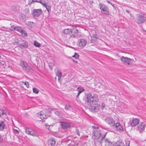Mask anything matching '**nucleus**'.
I'll use <instances>...</instances> for the list:
<instances>
[{"label": "nucleus", "instance_id": "nucleus-3", "mask_svg": "<svg viewBox=\"0 0 146 146\" xmlns=\"http://www.w3.org/2000/svg\"><path fill=\"white\" fill-rule=\"evenodd\" d=\"M72 28H71V33L72 34L68 35V37L67 39L70 40H72L73 38H76L78 37V30L76 29V27L75 25H72Z\"/></svg>", "mask_w": 146, "mask_h": 146}, {"label": "nucleus", "instance_id": "nucleus-1", "mask_svg": "<svg viewBox=\"0 0 146 146\" xmlns=\"http://www.w3.org/2000/svg\"><path fill=\"white\" fill-rule=\"evenodd\" d=\"M98 100L97 96H92L91 94L88 93H86L83 98V101L86 104L91 105L94 104V105L92 107L91 110L94 112L97 111L99 109L100 105L96 104Z\"/></svg>", "mask_w": 146, "mask_h": 146}, {"label": "nucleus", "instance_id": "nucleus-8", "mask_svg": "<svg viewBox=\"0 0 146 146\" xmlns=\"http://www.w3.org/2000/svg\"><path fill=\"white\" fill-rule=\"evenodd\" d=\"M20 65L23 69L27 72L29 71L31 69L30 67L28 64L23 61H21Z\"/></svg>", "mask_w": 146, "mask_h": 146}, {"label": "nucleus", "instance_id": "nucleus-51", "mask_svg": "<svg viewBox=\"0 0 146 146\" xmlns=\"http://www.w3.org/2000/svg\"><path fill=\"white\" fill-rule=\"evenodd\" d=\"M126 12L128 13H129V11H128V10H126Z\"/></svg>", "mask_w": 146, "mask_h": 146}, {"label": "nucleus", "instance_id": "nucleus-9", "mask_svg": "<svg viewBox=\"0 0 146 146\" xmlns=\"http://www.w3.org/2000/svg\"><path fill=\"white\" fill-rule=\"evenodd\" d=\"M113 125L115 127V129L116 130L121 132L123 131V126L119 123L117 122L114 123Z\"/></svg>", "mask_w": 146, "mask_h": 146}, {"label": "nucleus", "instance_id": "nucleus-39", "mask_svg": "<svg viewBox=\"0 0 146 146\" xmlns=\"http://www.w3.org/2000/svg\"><path fill=\"white\" fill-rule=\"evenodd\" d=\"M68 146H77V145L75 144L74 143H71L69 144Z\"/></svg>", "mask_w": 146, "mask_h": 146}, {"label": "nucleus", "instance_id": "nucleus-48", "mask_svg": "<svg viewBox=\"0 0 146 146\" xmlns=\"http://www.w3.org/2000/svg\"><path fill=\"white\" fill-rule=\"evenodd\" d=\"M80 94V93H79V92H78V93L77 95L76 96V97L77 98H78V96H79Z\"/></svg>", "mask_w": 146, "mask_h": 146}, {"label": "nucleus", "instance_id": "nucleus-32", "mask_svg": "<svg viewBox=\"0 0 146 146\" xmlns=\"http://www.w3.org/2000/svg\"><path fill=\"white\" fill-rule=\"evenodd\" d=\"M70 105H66L65 107V109L66 110H70Z\"/></svg>", "mask_w": 146, "mask_h": 146}, {"label": "nucleus", "instance_id": "nucleus-21", "mask_svg": "<svg viewBox=\"0 0 146 146\" xmlns=\"http://www.w3.org/2000/svg\"><path fill=\"white\" fill-rule=\"evenodd\" d=\"M63 33L66 35L69 34L71 32V28L66 29L63 30L62 31Z\"/></svg>", "mask_w": 146, "mask_h": 146}, {"label": "nucleus", "instance_id": "nucleus-16", "mask_svg": "<svg viewBox=\"0 0 146 146\" xmlns=\"http://www.w3.org/2000/svg\"><path fill=\"white\" fill-rule=\"evenodd\" d=\"M139 120L137 118H133L130 124L131 126L135 127L139 123Z\"/></svg>", "mask_w": 146, "mask_h": 146}, {"label": "nucleus", "instance_id": "nucleus-34", "mask_svg": "<svg viewBox=\"0 0 146 146\" xmlns=\"http://www.w3.org/2000/svg\"><path fill=\"white\" fill-rule=\"evenodd\" d=\"M33 1H34V2H36L38 3H39L41 4H43V2L41 1V0H32Z\"/></svg>", "mask_w": 146, "mask_h": 146}, {"label": "nucleus", "instance_id": "nucleus-36", "mask_svg": "<svg viewBox=\"0 0 146 146\" xmlns=\"http://www.w3.org/2000/svg\"><path fill=\"white\" fill-rule=\"evenodd\" d=\"M24 84L27 88H28L29 87V83L27 82H24Z\"/></svg>", "mask_w": 146, "mask_h": 146}, {"label": "nucleus", "instance_id": "nucleus-42", "mask_svg": "<svg viewBox=\"0 0 146 146\" xmlns=\"http://www.w3.org/2000/svg\"><path fill=\"white\" fill-rule=\"evenodd\" d=\"M14 133H15L18 134L19 133V131L15 129H14Z\"/></svg>", "mask_w": 146, "mask_h": 146}, {"label": "nucleus", "instance_id": "nucleus-28", "mask_svg": "<svg viewBox=\"0 0 146 146\" xmlns=\"http://www.w3.org/2000/svg\"><path fill=\"white\" fill-rule=\"evenodd\" d=\"M33 44L35 46L37 47H39L41 45V44L40 43L36 41H34Z\"/></svg>", "mask_w": 146, "mask_h": 146}, {"label": "nucleus", "instance_id": "nucleus-14", "mask_svg": "<svg viewBox=\"0 0 146 146\" xmlns=\"http://www.w3.org/2000/svg\"><path fill=\"white\" fill-rule=\"evenodd\" d=\"M146 124L144 122L141 123L138 126V129L140 133L143 132L145 130V127Z\"/></svg>", "mask_w": 146, "mask_h": 146}, {"label": "nucleus", "instance_id": "nucleus-6", "mask_svg": "<svg viewBox=\"0 0 146 146\" xmlns=\"http://www.w3.org/2000/svg\"><path fill=\"white\" fill-rule=\"evenodd\" d=\"M26 133L33 136H37L38 134L37 132L32 128L29 127H25Z\"/></svg>", "mask_w": 146, "mask_h": 146}, {"label": "nucleus", "instance_id": "nucleus-54", "mask_svg": "<svg viewBox=\"0 0 146 146\" xmlns=\"http://www.w3.org/2000/svg\"><path fill=\"white\" fill-rule=\"evenodd\" d=\"M2 27L3 28H5V27Z\"/></svg>", "mask_w": 146, "mask_h": 146}, {"label": "nucleus", "instance_id": "nucleus-17", "mask_svg": "<svg viewBox=\"0 0 146 146\" xmlns=\"http://www.w3.org/2000/svg\"><path fill=\"white\" fill-rule=\"evenodd\" d=\"M20 8V6L18 5H13L11 6V10L12 12H16L19 11Z\"/></svg>", "mask_w": 146, "mask_h": 146}, {"label": "nucleus", "instance_id": "nucleus-24", "mask_svg": "<svg viewBox=\"0 0 146 146\" xmlns=\"http://www.w3.org/2000/svg\"><path fill=\"white\" fill-rule=\"evenodd\" d=\"M20 33L21 35L23 36L26 37L27 36V35L26 31L24 29H23L22 31Z\"/></svg>", "mask_w": 146, "mask_h": 146}, {"label": "nucleus", "instance_id": "nucleus-49", "mask_svg": "<svg viewBox=\"0 0 146 146\" xmlns=\"http://www.w3.org/2000/svg\"><path fill=\"white\" fill-rule=\"evenodd\" d=\"M111 6L113 7V8H114L115 7V5H114V4L113 3H112V5H111Z\"/></svg>", "mask_w": 146, "mask_h": 146}, {"label": "nucleus", "instance_id": "nucleus-31", "mask_svg": "<svg viewBox=\"0 0 146 146\" xmlns=\"http://www.w3.org/2000/svg\"><path fill=\"white\" fill-rule=\"evenodd\" d=\"M33 92L36 94H38V89L35 88H33Z\"/></svg>", "mask_w": 146, "mask_h": 146}, {"label": "nucleus", "instance_id": "nucleus-45", "mask_svg": "<svg viewBox=\"0 0 146 146\" xmlns=\"http://www.w3.org/2000/svg\"><path fill=\"white\" fill-rule=\"evenodd\" d=\"M32 0H29V2L28 4H31L32 3L34 2V1H32Z\"/></svg>", "mask_w": 146, "mask_h": 146}, {"label": "nucleus", "instance_id": "nucleus-29", "mask_svg": "<svg viewBox=\"0 0 146 146\" xmlns=\"http://www.w3.org/2000/svg\"><path fill=\"white\" fill-rule=\"evenodd\" d=\"M77 89L79 90L78 92L80 94L84 91V89L82 87H79Z\"/></svg>", "mask_w": 146, "mask_h": 146}, {"label": "nucleus", "instance_id": "nucleus-10", "mask_svg": "<svg viewBox=\"0 0 146 146\" xmlns=\"http://www.w3.org/2000/svg\"><path fill=\"white\" fill-rule=\"evenodd\" d=\"M42 11L41 9H34L32 12V14L34 17H38L42 13Z\"/></svg>", "mask_w": 146, "mask_h": 146}, {"label": "nucleus", "instance_id": "nucleus-44", "mask_svg": "<svg viewBox=\"0 0 146 146\" xmlns=\"http://www.w3.org/2000/svg\"><path fill=\"white\" fill-rule=\"evenodd\" d=\"M106 133H107L102 135L101 139H103L105 137Z\"/></svg>", "mask_w": 146, "mask_h": 146}, {"label": "nucleus", "instance_id": "nucleus-5", "mask_svg": "<svg viewBox=\"0 0 146 146\" xmlns=\"http://www.w3.org/2000/svg\"><path fill=\"white\" fill-rule=\"evenodd\" d=\"M138 17L135 20V22L138 24H140L144 23L146 20V17H144V15L141 14H139L137 15Z\"/></svg>", "mask_w": 146, "mask_h": 146}, {"label": "nucleus", "instance_id": "nucleus-37", "mask_svg": "<svg viewBox=\"0 0 146 146\" xmlns=\"http://www.w3.org/2000/svg\"><path fill=\"white\" fill-rule=\"evenodd\" d=\"M101 104V108L102 109H103L105 107V104L103 102H102Z\"/></svg>", "mask_w": 146, "mask_h": 146}, {"label": "nucleus", "instance_id": "nucleus-25", "mask_svg": "<svg viewBox=\"0 0 146 146\" xmlns=\"http://www.w3.org/2000/svg\"><path fill=\"white\" fill-rule=\"evenodd\" d=\"M44 7H45L48 11L49 12L50 11L51 7L50 6H47V4L46 3H43V4H42Z\"/></svg>", "mask_w": 146, "mask_h": 146}, {"label": "nucleus", "instance_id": "nucleus-35", "mask_svg": "<svg viewBox=\"0 0 146 146\" xmlns=\"http://www.w3.org/2000/svg\"><path fill=\"white\" fill-rule=\"evenodd\" d=\"M29 9L28 8H26L24 10V12L26 14H28L29 13Z\"/></svg>", "mask_w": 146, "mask_h": 146}, {"label": "nucleus", "instance_id": "nucleus-47", "mask_svg": "<svg viewBox=\"0 0 146 146\" xmlns=\"http://www.w3.org/2000/svg\"><path fill=\"white\" fill-rule=\"evenodd\" d=\"M106 1L107 3H109V4H110L111 5H112V3L110 1H109L108 0H106Z\"/></svg>", "mask_w": 146, "mask_h": 146}, {"label": "nucleus", "instance_id": "nucleus-22", "mask_svg": "<svg viewBox=\"0 0 146 146\" xmlns=\"http://www.w3.org/2000/svg\"><path fill=\"white\" fill-rule=\"evenodd\" d=\"M20 46L21 48H27L28 46V45L27 43L25 42L20 44Z\"/></svg>", "mask_w": 146, "mask_h": 146}, {"label": "nucleus", "instance_id": "nucleus-26", "mask_svg": "<svg viewBox=\"0 0 146 146\" xmlns=\"http://www.w3.org/2000/svg\"><path fill=\"white\" fill-rule=\"evenodd\" d=\"M5 125L3 121H2L0 122V130L2 131L3 129L4 128Z\"/></svg>", "mask_w": 146, "mask_h": 146}, {"label": "nucleus", "instance_id": "nucleus-33", "mask_svg": "<svg viewBox=\"0 0 146 146\" xmlns=\"http://www.w3.org/2000/svg\"><path fill=\"white\" fill-rule=\"evenodd\" d=\"M5 114L3 110L0 109V116H1L4 114Z\"/></svg>", "mask_w": 146, "mask_h": 146}, {"label": "nucleus", "instance_id": "nucleus-46", "mask_svg": "<svg viewBox=\"0 0 146 146\" xmlns=\"http://www.w3.org/2000/svg\"><path fill=\"white\" fill-rule=\"evenodd\" d=\"M45 127L46 129H49L50 126H49V125H47L46 124V125H45Z\"/></svg>", "mask_w": 146, "mask_h": 146}, {"label": "nucleus", "instance_id": "nucleus-15", "mask_svg": "<svg viewBox=\"0 0 146 146\" xmlns=\"http://www.w3.org/2000/svg\"><path fill=\"white\" fill-rule=\"evenodd\" d=\"M105 120L107 123L111 125H113L115 123V121L110 117H107Z\"/></svg>", "mask_w": 146, "mask_h": 146}, {"label": "nucleus", "instance_id": "nucleus-38", "mask_svg": "<svg viewBox=\"0 0 146 146\" xmlns=\"http://www.w3.org/2000/svg\"><path fill=\"white\" fill-rule=\"evenodd\" d=\"M107 144L109 146H112V145H113V143H112L109 140L108 143H107Z\"/></svg>", "mask_w": 146, "mask_h": 146}, {"label": "nucleus", "instance_id": "nucleus-4", "mask_svg": "<svg viewBox=\"0 0 146 146\" xmlns=\"http://www.w3.org/2000/svg\"><path fill=\"white\" fill-rule=\"evenodd\" d=\"M101 13L104 15H108L109 14V10L108 7L104 4L100 3L99 4Z\"/></svg>", "mask_w": 146, "mask_h": 146}, {"label": "nucleus", "instance_id": "nucleus-20", "mask_svg": "<svg viewBox=\"0 0 146 146\" xmlns=\"http://www.w3.org/2000/svg\"><path fill=\"white\" fill-rule=\"evenodd\" d=\"M56 75L58 77V81L60 82V79H61L62 76V73L61 71L60 70H57L56 73Z\"/></svg>", "mask_w": 146, "mask_h": 146}, {"label": "nucleus", "instance_id": "nucleus-19", "mask_svg": "<svg viewBox=\"0 0 146 146\" xmlns=\"http://www.w3.org/2000/svg\"><path fill=\"white\" fill-rule=\"evenodd\" d=\"M48 143L52 146H54L56 143L55 139L53 138L50 139L48 141Z\"/></svg>", "mask_w": 146, "mask_h": 146}, {"label": "nucleus", "instance_id": "nucleus-27", "mask_svg": "<svg viewBox=\"0 0 146 146\" xmlns=\"http://www.w3.org/2000/svg\"><path fill=\"white\" fill-rule=\"evenodd\" d=\"M54 113L57 115L59 116L60 117H62L63 114L62 111H56L54 112Z\"/></svg>", "mask_w": 146, "mask_h": 146}, {"label": "nucleus", "instance_id": "nucleus-30", "mask_svg": "<svg viewBox=\"0 0 146 146\" xmlns=\"http://www.w3.org/2000/svg\"><path fill=\"white\" fill-rule=\"evenodd\" d=\"M72 57L75 58L76 59H78L79 58V55L78 53L75 52L74 54Z\"/></svg>", "mask_w": 146, "mask_h": 146}, {"label": "nucleus", "instance_id": "nucleus-52", "mask_svg": "<svg viewBox=\"0 0 146 146\" xmlns=\"http://www.w3.org/2000/svg\"><path fill=\"white\" fill-rule=\"evenodd\" d=\"M13 27H14V26H12L11 27V28H13Z\"/></svg>", "mask_w": 146, "mask_h": 146}, {"label": "nucleus", "instance_id": "nucleus-11", "mask_svg": "<svg viewBox=\"0 0 146 146\" xmlns=\"http://www.w3.org/2000/svg\"><path fill=\"white\" fill-rule=\"evenodd\" d=\"M78 46L81 47H84L86 43V41L84 39H80L78 40Z\"/></svg>", "mask_w": 146, "mask_h": 146}, {"label": "nucleus", "instance_id": "nucleus-12", "mask_svg": "<svg viewBox=\"0 0 146 146\" xmlns=\"http://www.w3.org/2000/svg\"><path fill=\"white\" fill-rule=\"evenodd\" d=\"M60 125L62 128L64 129L69 128L71 126L70 123L68 122H61Z\"/></svg>", "mask_w": 146, "mask_h": 146}, {"label": "nucleus", "instance_id": "nucleus-50", "mask_svg": "<svg viewBox=\"0 0 146 146\" xmlns=\"http://www.w3.org/2000/svg\"><path fill=\"white\" fill-rule=\"evenodd\" d=\"M111 6L113 7V8H114L115 7V5H114V4L113 3H112V5H111Z\"/></svg>", "mask_w": 146, "mask_h": 146}, {"label": "nucleus", "instance_id": "nucleus-53", "mask_svg": "<svg viewBox=\"0 0 146 146\" xmlns=\"http://www.w3.org/2000/svg\"><path fill=\"white\" fill-rule=\"evenodd\" d=\"M10 30H11V31H13V29H11V28H10Z\"/></svg>", "mask_w": 146, "mask_h": 146}, {"label": "nucleus", "instance_id": "nucleus-40", "mask_svg": "<svg viewBox=\"0 0 146 146\" xmlns=\"http://www.w3.org/2000/svg\"><path fill=\"white\" fill-rule=\"evenodd\" d=\"M130 141H127L125 142V145L126 146H129Z\"/></svg>", "mask_w": 146, "mask_h": 146}, {"label": "nucleus", "instance_id": "nucleus-2", "mask_svg": "<svg viewBox=\"0 0 146 146\" xmlns=\"http://www.w3.org/2000/svg\"><path fill=\"white\" fill-rule=\"evenodd\" d=\"M92 127L94 129L92 138L94 140H97L99 139L101 135V131L98 127L93 126Z\"/></svg>", "mask_w": 146, "mask_h": 146}, {"label": "nucleus", "instance_id": "nucleus-18", "mask_svg": "<svg viewBox=\"0 0 146 146\" xmlns=\"http://www.w3.org/2000/svg\"><path fill=\"white\" fill-rule=\"evenodd\" d=\"M114 146H124V143L121 140H119L113 143Z\"/></svg>", "mask_w": 146, "mask_h": 146}, {"label": "nucleus", "instance_id": "nucleus-43", "mask_svg": "<svg viewBox=\"0 0 146 146\" xmlns=\"http://www.w3.org/2000/svg\"><path fill=\"white\" fill-rule=\"evenodd\" d=\"M109 140H110L108 139H105V142L106 143V144H107V143H108V142H109Z\"/></svg>", "mask_w": 146, "mask_h": 146}, {"label": "nucleus", "instance_id": "nucleus-7", "mask_svg": "<svg viewBox=\"0 0 146 146\" xmlns=\"http://www.w3.org/2000/svg\"><path fill=\"white\" fill-rule=\"evenodd\" d=\"M121 60L124 64L129 65L131 62L133 60L132 59L122 56L121 58Z\"/></svg>", "mask_w": 146, "mask_h": 146}, {"label": "nucleus", "instance_id": "nucleus-41", "mask_svg": "<svg viewBox=\"0 0 146 146\" xmlns=\"http://www.w3.org/2000/svg\"><path fill=\"white\" fill-rule=\"evenodd\" d=\"M76 133H77V134L79 136L80 135L79 131L78 129H76Z\"/></svg>", "mask_w": 146, "mask_h": 146}, {"label": "nucleus", "instance_id": "nucleus-23", "mask_svg": "<svg viewBox=\"0 0 146 146\" xmlns=\"http://www.w3.org/2000/svg\"><path fill=\"white\" fill-rule=\"evenodd\" d=\"M13 29L14 30L17 31H18L20 33L21 32V31H22V30L23 29L21 27L19 26H16L14 27L13 28Z\"/></svg>", "mask_w": 146, "mask_h": 146}, {"label": "nucleus", "instance_id": "nucleus-13", "mask_svg": "<svg viewBox=\"0 0 146 146\" xmlns=\"http://www.w3.org/2000/svg\"><path fill=\"white\" fill-rule=\"evenodd\" d=\"M37 116L42 119H46L48 117V115H47L42 111L38 112L37 114Z\"/></svg>", "mask_w": 146, "mask_h": 146}]
</instances>
